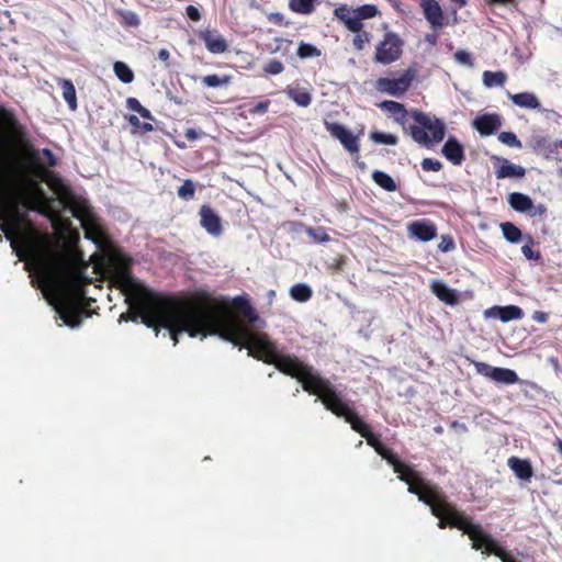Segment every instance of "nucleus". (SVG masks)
Instances as JSON below:
<instances>
[{"label":"nucleus","instance_id":"1","mask_svg":"<svg viewBox=\"0 0 562 562\" xmlns=\"http://www.w3.org/2000/svg\"><path fill=\"white\" fill-rule=\"evenodd\" d=\"M334 414L344 417L351 425V428L366 438L368 445L385 459L397 473L398 479L408 485V492L416 494L418 499L427 504L434 516L439 519L438 527H456L467 533L472 540V548L484 549L485 553H492L502 562H517L510 552L499 547L498 543L487 535L480 525L473 524L464 517L457 508L447 501L438 486L425 480L420 473L409 465L401 462L391 450L385 448L380 440L370 431L369 426L360 419L344 402L334 389Z\"/></svg>","mask_w":562,"mask_h":562},{"label":"nucleus","instance_id":"2","mask_svg":"<svg viewBox=\"0 0 562 562\" xmlns=\"http://www.w3.org/2000/svg\"><path fill=\"white\" fill-rule=\"evenodd\" d=\"M411 120L412 123L408 125L406 133L418 145L432 148L445 138L446 123L443 120L418 110L411 111Z\"/></svg>","mask_w":562,"mask_h":562},{"label":"nucleus","instance_id":"3","mask_svg":"<svg viewBox=\"0 0 562 562\" xmlns=\"http://www.w3.org/2000/svg\"><path fill=\"white\" fill-rule=\"evenodd\" d=\"M404 41L394 32H386L378 43L374 53V61L390 65L398 60L403 53Z\"/></svg>","mask_w":562,"mask_h":562},{"label":"nucleus","instance_id":"4","mask_svg":"<svg viewBox=\"0 0 562 562\" xmlns=\"http://www.w3.org/2000/svg\"><path fill=\"white\" fill-rule=\"evenodd\" d=\"M414 78L415 72L408 69L398 78H379L374 87L379 92L401 97L409 89Z\"/></svg>","mask_w":562,"mask_h":562},{"label":"nucleus","instance_id":"5","mask_svg":"<svg viewBox=\"0 0 562 562\" xmlns=\"http://www.w3.org/2000/svg\"><path fill=\"white\" fill-rule=\"evenodd\" d=\"M473 364L477 374L495 383L510 385L519 382L517 373L512 369L493 367L480 361H475Z\"/></svg>","mask_w":562,"mask_h":562},{"label":"nucleus","instance_id":"6","mask_svg":"<svg viewBox=\"0 0 562 562\" xmlns=\"http://www.w3.org/2000/svg\"><path fill=\"white\" fill-rule=\"evenodd\" d=\"M326 131L344 146L350 154H358L360 150L359 135H353L345 125L336 122L325 123Z\"/></svg>","mask_w":562,"mask_h":562},{"label":"nucleus","instance_id":"7","mask_svg":"<svg viewBox=\"0 0 562 562\" xmlns=\"http://www.w3.org/2000/svg\"><path fill=\"white\" fill-rule=\"evenodd\" d=\"M508 204L516 212L528 214L531 217L542 216L547 212L544 204L535 205L529 195L520 192L510 193Z\"/></svg>","mask_w":562,"mask_h":562},{"label":"nucleus","instance_id":"8","mask_svg":"<svg viewBox=\"0 0 562 562\" xmlns=\"http://www.w3.org/2000/svg\"><path fill=\"white\" fill-rule=\"evenodd\" d=\"M406 229L409 238L423 243L430 241L437 236V226L428 218L413 221L407 224Z\"/></svg>","mask_w":562,"mask_h":562},{"label":"nucleus","instance_id":"9","mask_svg":"<svg viewBox=\"0 0 562 562\" xmlns=\"http://www.w3.org/2000/svg\"><path fill=\"white\" fill-rule=\"evenodd\" d=\"M199 214L200 224L209 235L213 237H218L222 235V220L220 215L211 206L202 205Z\"/></svg>","mask_w":562,"mask_h":562},{"label":"nucleus","instance_id":"10","mask_svg":"<svg viewBox=\"0 0 562 562\" xmlns=\"http://www.w3.org/2000/svg\"><path fill=\"white\" fill-rule=\"evenodd\" d=\"M335 18L350 32H360L363 23L359 22L356 8L348 4H339L334 10Z\"/></svg>","mask_w":562,"mask_h":562},{"label":"nucleus","instance_id":"11","mask_svg":"<svg viewBox=\"0 0 562 562\" xmlns=\"http://www.w3.org/2000/svg\"><path fill=\"white\" fill-rule=\"evenodd\" d=\"M426 21L434 29L445 25L446 16L438 0H419Z\"/></svg>","mask_w":562,"mask_h":562},{"label":"nucleus","instance_id":"12","mask_svg":"<svg viewBox=\"0 0 562 562\" xmlns=\"http://www.w3.org/2000/svg\"><path fill=\"white\" fill-rule=\"evenodd\" d=\"M472 126L481 136H488L499 130L502 126V117L496 113L481 114L473 120Z\"/></svg>","mask_w":562,"mask_h":562},{"label":"nucleus","instance_id":"13","mask_svg":"<svg viewBox=\"0 0 562 562\" xmlns=\"http://www.w3.org/2000/svg\"><path fill=\"white\" fill-rule=\"evenodd\" d=\"M484 317L499 319L503 323H507L510 321L521 319L524 317V312L516 305H495L484 311Z\"/></svg>","mask_w":562,"mask_h":562},{"label":"nucleus","instance_id":"14","mask_svg":"<svg viewBox=\"0 0 562 562\" xmlns=\"http://www.w3.org/2000/svg\"><path fill=\"white\" fill-rule=\"evenodd\" d=\"M380 108L393 115L395 122L398 123L406 132L409 125L408 121L411 119V112H408L402 103L396 101H383L380 104Z\"/></svg>","mask_w":562,"mask_h":562},{"label":"nucleus","instance_id":"15","mask_svg":"<svg viewBox=\"0 0 562 562\" xmlns=\"http://www.w3.org/2000/svg\"><path fill=\"white\" fill-rule=\"evenodd\" d=\"M495 160L497 161L495 173L498 179L522 178L526 175L524 167L513 164L506 158L496 157Z\"/></svg>","mask_w":562,"mask_h":562},{"label":"nucleus","instance_id":"16","mask_svg":"<svg viewBox=\"0 0 562 562\" xmlns=\"http://www.w3.org/2000/svg\"><path fill=\"white\" fill-rule=\"evenodd\" d=\"M442 155L451 164L459 166L464 160V148L453 136H450L441 149Z\"/></svg>","mask_w":562,"mask_h":562},{"label":"nucleus","instance_id":"17","mask_svg":"<svg viewBox=\"0 0 562 562\" xmlns=\"http://www.w3.org/2000/svg\"><path fill=\"white\" fill-rule=\"evenodd\" d=\"M507 465L513 471L515 476L521 481L529 482L533 476V469L531 462L528 459L510 457L507 460Z\"/></svg>","mask_w":562,"mask_h":562},{"label":"nucleus","instance_id":"18","mask_svg":"<svg viewBox=\"0 0 562 562\" xmlns=\"http://www.w3.org/2000/svg\"><path fill=\"white\" fill-rule=\"evenodd\" d=\"M431 292L443 303L448 305L458 304V293L449 288L442 280H432L430 284Z\"/></svg>","mask_w":562,"mask_h":562},{"label":"nucleus","instance_id":"19","mask_svg":"<svg viewBox=\"0 0 562 562\" xmlns=\"http://www.w3.org/2000/svg\"><path fill=\"white\" fill-rule=\"evenodd\" d=\"M200 37L203 40L207 50L213 54H222L227 49L225 38L216 31L201 32Z\"/></svg>","mask_w":562,"mask_h":562},{"label":"nucleus","instance_id":"20","mask_svg":"<svg viewBox=\"0 0 562 562\" xmlns=\"http://www.w3.org/2000/svg\"><path fill=\"white\" fill-rule=\"evenodd\" d=\"M285 93L299 106L306 108L312 102V95L305 88L299 86H288L285 88Z\"/></svg>","mask_w":562,"mask_h":562},{"label":"nucleus","instance_id":"21","mask_svg":"<svg viewBox=\"0 0 562 562\" xmlns=\"http://www.w3.org/2000/svg\"><path fill=\"white\" fill-rule=\"evenodd\" d=\"M508 98L513 101V103L519 108L525 109H539L540 102L538 98L531 92H521L512 94L508 93Z\"/></svg>","mask_w":562,"mask_h":562},{"label":"nucleus","instance_id":"22","mask_svg":"<svg viewBox=\"0 0 562 562\" xmlns=\"http://www.w3.org/2000/svg\"><path fill=\"white\" fill-rule=\"evenodd\" d=\"M59 83L63 89V97L65 101L67 102L69 109L75 111L77 109V95L74 85L70 80L67 79H60Z\"/></svg>","mask_w":562,"mask_h":562},{"label":"nucleus","instance_id":"23","mask_svg":"<svg viewBox=\"0 0 562 562\" xmlns=\"http://www.w3.org/2000/svg\"><path fill=\"white\" fill-rule=\"evenodd\" d=\"M507 79V76L503 71H490L483 72L482 80L486 88L502 87Z\"/></svg>","mask_w":562,"mask_h":562},{"label":"nucleus","instance_id":"24","mask_svg":"<svg viewBox=\"0 0 562 562\" xmlns=\"http://www.w3.org/2000/svg\"><path fill=\"white\" fill-rule=\"evenodd\" d=\"M501 229L505 239L509 243L516 244L521 239V231L510 222L502 223Z\"/></svg>","mask_w":562,"mask_h":562},{"label":"nucleus","instance_id":"25","mask_svg":"<svg viewBox=\"0 0 562 562\" xmlns=\"http://www.w3.org/2000/svg\"><path fill=\"white\" fill-rule=\"evenodd\" d=\"M290 295L297 302H306L312 296V290L304 283H297L291 288Z\"/></svg>","mask_w":562,"mask_h":562},{"label":"nucleus","instance_id":"26","mask_svg":"<svg viewBox=\"0 0 562 562\" xmlns=\"http://www.w3.org/2000/svg\"><path fill=\"white\" fill-rule=\"evenodd\" d=\"M372 178L376 184L383 188L386 191H395L396 183L395 181L385 172L375 170L372 173Z\"/></svg>","mask_w":562,"mask_h":562},{"label":"nucleus","instance_id":"27","mask_svg":"<svg viewBox=\"0 0 562 562\" xmlns=\"http://www.w3.org/2000/svg\"><path fill=\"white\" fill-rule=\"evenodd\" d=\"M116 77L124 83H131L134 80L132 69L123 61H115L113 66Z\"/></svg>","mask_w":562,"mask_h":562},{"label":"nucleus","instance_id":"28","mask_svg":"<svg viewBox=\"0 0 562 562\" xmlns=\"http://www.w3.org/2000/svg\"><path fill=\"white\" fill-rule=\"evenodd\" d=\"M315 0H290V9L300 14H310L314 10Z\"/></svg>","mask_w":562,"mask_h":562},{"label":"nucleus","instance_id":"29","mask_svg":"<svg viewBox=\"0 0 562 562\" xmlns=\"http://www.w3.org/2000/svg\"><path fill=\"white\" fill-rule=\"evenodd\" d=\"M356 11H357L359 22H362L363 20L375 18L380 14L378 7L374 4L360 5V7L356 8Z\"/></svg>","mask_w":562,"mask_h":562},{"label":"nucleus","instance_id":"30","mask_svg":"<svg viewBox=\"0 0 562 562\" xmlns=\"http://www.w3.org/2000/svg\"><path fill=\"white\" fill-rule=\"evenodd\" d=\"M202 82L210 88H217L221 86H226L231 82L229 76L220 77L217 75H209L202 78Z\"/></svg>","mask_w":562,"mask_h":562},{"label":"nucleus","instance_id":"31","mask_svg":"<svg viewBox=\"0 0 562 562\" xmlns=\"http://www.w3.org/2000/svg\"><path fill=\"white\" fill-rule=\"evenodd\" d=\"M370 138L378 144H384V145H396L397 144V136L390 133H383V132H373L370 135Z\"/></svg>","mask_w":562,"mask_h":562},{"label":"nucleus","instance_id":"32","mask_svg":"<svg viewBox=\"0 0 562 562\" xmlns=\"http://www.w3.org/2000/svg\"><path fill=\"white\" fill-rule=\"evenodd\" d=\"M297 56L301 58L318 57L321 50L312 44L301 43L297 48Z\"/></svg>","mask_w":562,"mask_h":562},{"label":"nucleus","instance_id":"33","mask_svg":"<svg viewBox=\"0 0 562 562\" xmlns=\"http://www.w3.org/2000/svg\"><path fill=\"white\" fill-rule=\"evenodd\" d=\"M126 120L128 121V123L132 126H134L137 131H139L142 133H148V132L154 131V126L150 122L142 123L136 115L131 114V115L126 116Z\"/></svg>","mask_w":562,"mask_h":562},{"label":"nucleus","instance_id":"34","mask_svg":"<svg viewBox=\"0 0 562 562\" xmlns=\"http://www.w3.org/2000/svg\"><path fill=\"white\" fill-rule=\"evenodd\" d=\"M498 139L501 143L509 146V147H516L521 148V142L517 138V136L513 132H502L498 135Z\"/></svg>","mask_w":562,"mask_h":562},{"label":"nucleus","instance_id":"35","mask_svg":"<svg viewBox=\"0 0 562 562\" xmlns=\"http://www.w3.org/2000/svg\"><path fill=\"white\" fill-rule=\"evenodd\" d=\"M353 46L358 50H362L364 46L370 42L371 34L369 32H355Z\"/></svg>","mask_w":562,"mask_h":562},{"label":"nucleus","instance_id":"36","mask_svg":"<svg viewBox=\"0 0 562 562\" xmlns=\"http://www.w3.org/2000/svg\"><path fill=\"white\" fill-rule=\"evenodd\" d=\"M194 184L190 180H186L178 190V195L184 200H189L194 195Z\"/></svg>","mask_w":562,"mask_h":562},{"label":"nucleus","instance_id":"37","mask_svg":"<svg viewBox=\"0 0 562 562\" xmlns=\"http://www.w3.org/2000/svg\"><path fill=\"white\" fill-rule=\"evenodd\" d=\"M306 234L317 243H326L329 240V236L324 228L315 229L310 227L306 229Z\"/></svg>","mask_w":562,"mask_h":562},{"label":"nucleus","instance_id":"38","mask_svg":"<svg viewBox=\"0 0 562 562\" xmlns=\"http://www.w3.org/2000/svg\"><path fill=\"white\" fill-rule=\"evenodd\" d=\"M456 245L453 238L450 235H441L438 249L442 252H449L454 249Z\"/></svg>","mask_w":562,"mask_h":562},{"label":"nucleus","instance_id":"39","mask_svg":"<svg viewBox=\"0 0 562 562\" xmlns=\"http://www.w3.org/2000/svg\"><path fill=\"white\" fill-rule=\"evenodd\" d=\"M422 168L425 171H435L438 172L442 168V164L437 159L425 158L422 161Z\"/></svg>","mask_w":562,"mask_h":562},{"label":"nucleus","instance_id":"40","mask_svg":"<svg viewBox=\"0 0 562 562\" xmlns=\"http://www.w3.org/2000/svg\"><path fill=\"white\" fill-rule=\"evenodd\" d=\"M283 64L277 59L268 61L265 66V71L269 75H279L283 71Z\"/></svg>","mask_w":562,"mask_h":562},{"label":"nucleus","instance_id":"41","mask_svg":"<svg viewBox=\"0 0 562 562\" xmlns=\"http://www.w3.org/2000/svg\"><path fill=\"white\" fill-rule=\"evenodd\" d=\"M454 59L462 65L473 67L471 55L465 50H458L454 54Z\"/></svg>","mask_w":562,"mask_h":562},{"label":"nucleus","instance_id":"42","mask_svg":"<svg viewBox=\"0 0 562 562\" xmlns=\"http://www.w3.org/2000/svg\"><path fill=\"white\" fill-rule=\"evenodd\" d=\"M529 244L521 247V251L527 259L538 260L540 258L539 251H535L531 247L532 240L529 238Z\"/></svg>","mask_w":562,"mask_h":562},{"label":"nucleus","instance_id":"43","mask_svg":"<svg viewBox=\"0 0 562 562\" xmlns=\"http://www.w3.org/2000/svg\"><path fill=\"white\" fill-rule=\"evenodd\" d=\"M187 14L192 21H199L201 19L200 11L194 5L187 7Z\"/></svg>","mask_w":562,"mask_h":562},{"label":"nucleus","instance_id":"44","mask_svg":"<svg viewBox=\"0 0 562 562\" xmlns=\"http://www.w3.org/2000/svg\"><path fill=\"white\" fill-rule=\"evenodd\" d=\"M126 106L128 110L137 112L143 105L136 98H128L126 100Z\"/></svg>","mask_w":562,"mask_h":562},{"label":"nucleus","instance_id":"45","mask_svg":"<svg viewBox=\"0 0 562 562\" xmlns=\"http://www.w3.org/2000/svg\"><path fill=\"white\" fill-rule=\"evenodd\" d=\"M532 319L538 322V323H546L548 321V314L542 312V311H536L533 312L532 314Z\"/></svg>","mask_w":562,"mask_h":562},{"label":"nucleus","instance_id":"46","mask_svg":"<svg viewBox=\"0 0 562 562\" xmlns=\"http://www.w3.org/2000/svg\"><path fill=\"white\" fill-rule=\"evenodd\" d=\"M269 106V101L259 102L255 105L252 112L254 113H265L267 112Z\"/></svg>","mask_w":562,"mask_h":562},{"label":"nucleus","instance_id":"47","mask_svg":"<svg viewBox=\"0 0 562 562\" xmlns=\"http://www.w3.org/2000/svg\"><path fill=\"white\" fill-rule=\"evenodd\" d=\"M137 113L145 120H147L148 122L153 121L154 120V116L151 115L150 111L144 106H142Z\"/></svg>","mask_w":562,"mask_h":562},{"label":"nucleus","instance_id":"48","mask_svg":"<svg viewBox=\"0 0 562 562\" xmlns=\"http://www.w3.org/2000/svg\"><path fill=\"white\" fill-rule=\"evenodd\" d=\"M186 137L189 140H195L199 137V133L195 130H193V128H189V130L186 131Z\"/></svg>","mask_w":562,"mask_h":562},{"label":"nucleus","instance_id":"49","mask_svg":"<svg viewBox=\"0 0 562 562\" xmlns=\"http://www.w3.org/2000/svg\"><path fill=\"white\" fill-rule=\"evenodd\" d=\"M158 57L162 61H168L170 54L166 48H161L158 53Z\"/></svg>","mask_w":562,"mask_h":562},{"label":"nucleus","instance_id":"50","mask_svg":"<svg viewBox=\"0 0 562 562\" xmlns=\"http://www.w3.org/2000/svg\"><path fill=\"white\" fill-rule=\"evenodd\" d=\"M425 40L431 44V45H435L437 43V35L436 34H427L425 36Z\"/></svg>","mask_w":562,"mask_h":562},{"label":"nucleus","instance_id":"51","mask_svg":"<svg viewBox=\"0 0 562 562\" xmlns=\"http://www.w3.org/2000/svg\"><path fill=\"white\" fill-rule=\"evenodd\" d=\"M554 446L557 447L558 451L562 453V439H557Z\"/></svg>","mask_w":562,"mask_h":562},{"label":"nucleus","instance_id":"52","mask_svg":"<svg viewBox=\"0 0 562 562\" xmlns=\"http://www.w3.org/2000/svg\"><path fill=\"white\" fill-rule=\"evenodd\" d=\"M492 1L496 2V3L507 4V3H512L514 0H492Z\"/></svg>","mask_w":562,"mask_h":562},{"label":"nucleus","instance_id":"53","mask_svg":"<svg viewBox=\"0 0 562 562\" xmlns=\"http://www.w3.org/2000/svg\"><path fill=\"white\" fill-rule=\"evenodd\" d=\"M391 2H392V4H393V7H394L397 11H401V8H400V4H398V2H397V1H395V0H391Z\"/></svg>","mask_w":562,"mask_h":562},{"label":"nucleus","instance_id":"54","mask_svg":"<svg viewBox=\"0 0 562 562\" xmlns=\"http://www.w3.org/2000/svg\"><path fill=\"white\" fill-rule=\"evenodd\" d=\"M130 22L133 23V24H137L138 23L137 18L135 15H133L132 19H130Z\"/></svg>","mask_w":562,"mask_h":562},{"label":"nucleus","instance_id":"55","mask_svg":"<svg viewBox=\"0 0 562 562\" xmlns=\"http://www.w3.org/2000/svg\"><path fill=\"white\" fill-rule=\"evenodd\" d=\"M555 483H557L558 485H562V479H560V480L555 481Z\"/></svg>","mask_w":562,"mask_h":562},{"label":"nucleus","instance_id":"56","mask_svg":"<svg viewBox=\"0 0 562 562\" xmlns=\"http://www.w3.org/2000/svg\"><path fill=\"white\" fill-rule=\"evenodd\" d=\"M559 146L562 147V140L559 142Z\"/></svg>","mask_w":562,"mask_h":562}]
</instances>
